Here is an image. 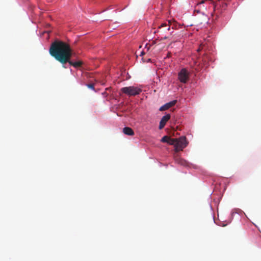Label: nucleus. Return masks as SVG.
<instances>
[{
  "instance_id": "1",
  "label": "nucleus",
  "mask_w": 261,
  "mask_h": 261,
  "mask_svg": "<svg viewBox=\"0 0 261 261\" xmlns=\"http://www.w3.org/2000/svg\"><path fill=\"white\" fill-rule=\"evenodd\" d=\"M49 54L56 60L63 65L69 61V57H71L73 51L70 45L63 41L56 40L53 42L49 49ZM64 68H66L63 65Z\"/></svg>"
},
{
  "instance_id": "12",
  "label": "nucleus",
  "mask_w": 261,
  "mask_h": 261,
  "mask_svg": "<svg viewBox=\"0 0 261 261\" xmlns=\"http://www.w3.org/2000/svg\"><path fill=\"white\" fill-rule=\"evenodd\" d=\"M87 86L89 88H90V89H92L93 90H95L94 84H88L87 85Z\"/></svg>"
},
{
  "instance_id": "17",
  "label": "nucleus",
  "mask_w": 261,
  "mask_h": 261,
  "mask_svg": "<svg viewBox=\"0 0 261 261\" xmlns=\"http://www.w3.org/2000/svg\"><path fill=\"white\" fill-rule=\"evenodd\" d=\"M144 54V51H142L141 53V56H142Z\"/></svg>"
},
{
  "instance_id": "5",
  "label": "nucleus",
  "mask_w": 261,
  "mask_h": 261,
  "mask_svg": "<svg viewBox=\"0 0 261 261\" xmlns=\"http://www.w3.org/2000/svg\"><path fill=\"white\" fill-rule=\"evenodd\" d=\"M170 117H171L170 114H166V115L164 116L162 118V119L160 122V124H159V129H162V128H164L166 123L170 119Z\"/></svg>"
},
{
  "instance_id": "3",
  "label": "nucleus",
  "mask_w": 261,
  "mask_h": 261,
  "mask_svg": "<svg viewBox=\"0 0 261 261\" xmlns=\"http://www.w3.org/2000/svg\"><path fill=\"white\" fill-rule=\"evenodd\" d=\"M188 145V142L187 141L186 137H181L178 139H176L175 151L178 152L180 150L185 148Z\"/></svg>"
},
{
  "instance_id": "7",
  "label": "nucleus",
  "mask_w": 261,
  "mask_h": 261,
  "mask_svg": "<svg viewBox=\"0 0 261 261\" xmlns=\"http://www.w3.org/2000/svg\"><path fill=\"white\" fill-rule=\"evenodd\" d=\"M71 57H69V61H67L70 65L73 66L75 68H79L82 66L83 62L81 61H77L76 62H73L71 60Z\"/></svg>"
},
{
  "instance_id": "4",
  "label": "nucleus",
  "mask_w": 261,
  "mask_h": 261,
  "mask_svg": "<svg viewBox=\"0 0 261 261\" xmlns=\"http://www.w3.org/2000/svg\"><path fill=\"white\" fill-rule=\"evenodd\" d=\"M190 72L184 68H182L178 73V79L184 84H186L189 80Z\"/></svg>"
},
{
  "instance_id": "19",
  "label": "nucleus",
  "mask_w": 261,
  "mask_h": 261,
  "mask_svg": "<svg viewBox=\"0 0 261 261\" xmlns=\"http://www.w3.org/2000/svg\"><path fill=\"white\" fill-rule=\"evenodd\" d=\"M109 89H110V88H107L106 90H109Z\"/></svg>"
},
{
  "instance_id": "15",
  "label": "nucleus",
  "mask_w": 261,
  "mask_h": 261,
  "mask_svg": "<svg viewBox=\"0 0 261 261\" xmlns=\"http://www.w3.org/2000/svg\"><path fill=\"white\" fill-rule=\"evenodd\" d=\"M184 162H185V161L181 160L179 163L182 165H184Z\"/></svg>"
},
{
  "instance_id": "8",
  "label": "nucleus",
  "mask_w": 261,
  "mask_h": 261,
  "mask_svg": "<svg viewBox=\"0 0 261 261\" xmlns=\"http://www.w3.org/2000/svg\"><path fill=\"white\" fill-rule=\"evenodd\" d=\"M123 132L125 135H128V136H133L134 135V130L129 127H125L123 129Z\"/></svg>"
},
{
  "instance_id": "6",
  "label": "nucleus",
  "mask_w": 261,
  "mask_h": 261,
  "mask_svg": "<svg viewBox=\"0 0 261 261\" xmlns=\"http://www.w3.org/2000/svg\"><path fill=\"white\" fill-rule=\"evenodd\" d=\"M176 102H177V100H174L171 101H170L169 102L166 103L164 105H163L162 107H161L160 109H159V110L160 111H165L166 110H168L170 108L174 106L176 103Z\"/></svg>"
},
{
  "instance_id": "13",
  "label": "nucleus",
  "mask_w": 261,
  "mask_h": 261,
  "mask_svg": "<svg viewBox=\"0 0 261 261\" xmlns=\"http://www.w3.org/2000/svg\"><path fill=\"white\" fill-rule=\"evenodd\" d=\"M152 44H146V45H145V48H147V50H148L150 47V46Z\"/></svg>"
},
{
  "instance_id": "11",
  "label": "nucleus",
  "mask_w": 261,
  "mask_h": 261,
  "mask_svg": "<svg viewBox=\"0 0 261 261\" xmlns=\"http://www.w3.org/2000/svg\"><path fill=\"white\" fill-rule=\"evenodd\" d=\"M169 137H169L168 136H165L162 138L161 141L162 142H163V143H167L168 142Z\"/></svg>"
},
{
  "instance_id": "16",
  "label": "nucleus",
  "mask_w": 261,
  "mask_h": 261,
  "mask_svg": "<svg viewBox=\"0 0 261 261\" xmlns=\"http://www.w3.org/2000/svg\"><path fill=\"white\" fill-rule=\"evenodd\" d=\"M102 94H103V95H106V96H107V95H108V94H107L106 92H104V93H102Z\"/></svg>"
},
{
  "instance_id": "9",
  "label": "nucleus",
  "mask_w": 261,
  "mask_h": 261,
  "mask_svg": "<svg viewBox=\"0 0 261 261\" xmlns=\"http://www.w3.org/2000/svg\"><path fill=\"white\" fill-rule=\"evenodd\" d=\"M176 139H172L169 137L168 142H167L168 144L171 145H174V147H175V144H176Z\"/></svg>"
},
{
  "instance_id": "18",
  "label": "nucleus",
  "mask_w": 261,
  "mask_h": 261,
  "mask_svg": "<svg viewBox=\"0 0 261 261\" xmlns=\"http://www.w3.org/2000/svg\"><path fill=\"white\" fill-rule=\"evenodd\" d=\"M155 43H154V41H152V44H154Z\"/></svg>"
},
{
  "instance_id": "14",
  "label": "nucleus",
  "mask_w": 261,
  "mask_h": 261,
  "mask_svg": "<svg viewBox=\"0 0 261 261\" xmlns=\"http://www.w3.org/2000/svg\"><path fill=\"white\" fill-rule=\"evenodd\" d=\"M204 3V0H202L201 1H200L199 3L197 4V5H200V4H203Z\"/></svg>"
},
{
  "instance_id": "2",
  "label": "nucleus",
  "mask_w": 261,
  "mask_h": 261,
  "mask_svg": "<svg viewBox=\"0 0 261 261\" xmlns=\"http://www.w3.org/2000/svg\"><path fill=\"white\" fill-rule=\"evenodd\" d=\"M120 90L129 96L138 95L142 91L141 88L135 86L125 87L121 88Z\"/></svg>"
},
{
  "instance_id": "10",
  "label": "nucleus",
  "mask_w": 261,
  "mask_h": 261,
  "mask_svg": "<svg viewBox=\"0 0 261 261\" xmlns=\"http://www.w3.org/2000/svg\"><path fill=\"white\" fill-rule=\"evenodd\" d=\"M170 23H171V22L170 21H169L168 23H167L166 22L163 23H162L161 24L160 26L159 27V28L160 29H161V28H163L164 27H167L168 28H167V30L169 31V30H170Z\"/></svg>"
}]
</instances>
